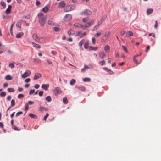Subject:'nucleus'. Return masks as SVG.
Masks as SVG:
<instances>
[{
	"label": "nucleus",
	"instance_id": "nucleus-19",
	"mask_svg": "<svg viewBox=\"0 0 161 161\" xmlns=\"http://www.w3.org/2000/svg\"><path fill=\"white\" fill-rule=\"evenodd\" d=\"M49 9V7L47 6H46L42 9V10L45 13H47Z\"/></svg>",
	"mask_w": 161,
	"mask_h": 161
},
{
	"label": "nucleus",
	"instance_id": "nucleus-30",
	"mask_svg": "<svg viewBox=\"0 0 161 161\" xmlns=\"http://www.w3.org/2000/svg\"><path fill=\"white\" fill-rule=\"evenodd\" d=\"M76 81L74 79H72L70 81V84L71 85H74Z\"/></svg>",
	"mask_w": 161,
	"mask_h": 161
},
{
	"label": "nucleus",
	"instance_id": "nucleus-23",
	"mask_svg": "<svg viewBox=\"0 0 161 161\" xmlns=\"http://www.w3.org/2000/svg\"><path fill=\"white\" fill-rule=\"evenodd\" d=\"M89 42L88 41H86L84 45V47L85 49H87L88 47Z\"/></svg>",
	"mask_w": 161,
	"mask_h": 161
},
{
	"label": "nucleus",
	"instance_id": "nucleus-16",
	"mask_svg": "<svg viewBox=\"0 0 161 161\" xmlns=\"http://www.w3.org/2000/svg\"><path fill=\"white\" fill-rule=\"evenodd\" d=\"M23 35L24 33L22 32L18 33L16 35V37L17 38H20Z\"/></svg>",
	"mask_w": 161,
	"mask_h": 161
},
{
	"label": "nucleus",
	"instance_id": "nucleus-15",
	"mask_svg": "<svg viewBox=\"0 0 161 161\" xmlns=\"http://www.w3.org/2000/svg\"><path fill=\"white\" fill-rule=\"evenodd\" d=\"M133 35V32L131 31H128L126 35V36L129 37V36H132Z\"/></svg>",
	"mask_w": 161,
	"mask_h": 161
},
{
	"label": "nucleus",
	"instance_id": "nucleus-43",
	"mask_svg": "<svg viewBox=\"0 0 161 161\" xmlns=\"http://www.w3.org/2000/svg\"><path fill=\"white\" fill-rule=\"evenodd\" d=\"M12 128L13 129L15 130H19L18 129L17 127L15 125H13Z\"/></svg>",
	"mask_w": 161,
	"mask_h": 161
},
{
	"label": "nucleus",
	"instance_id": "nucleus-36",
	"mask_svg": "<svg viewBox=\"0 0 161 161\" xmlns=\"http://www.w3.org/2000/svg\"><path fill=\"white\" fill-rule=\"evenodd\" d=\"M48 25H51L53 26L54 25V23L53 22L51 21H48L47 22Z\"/></svg>",
	"mask_w": 161,
	"mask_h": 161
},
{
	"label": "nucleus",
	"instance_id": "nucleus-18",
	"mask_svg": "<svg viewBox=\"0 0 161 161\" xmlns=\"http://www.w3.org/2000/svg\"><path fill=\"white\" fill-rule=\"evenodd\" d=\"M103 69L108 72L110 74H112L113 73V72L107 67H104L103 68Z\"/></svg>",
	"mask_w": 161,
	"mask_h": 161
},
{
	"label": "nucleus",
	"instance_id": "nucleus-35",
	"mask_svg": "<svg viewBox=\"0 0 161 161\" xmlns=\"http://www.w3.org/2000/svg\"><path fill=\"white\" fill-rule=\"evenodd\" d=\"M14 24H15V23L14 22H13L11 24V25L10 31V33H11V34H12V33H13V32H12V29H13V27Z\"/></svg>",
	"mask_w": 161,
	"mask_h": 161
},
{
	"label": "nucleus",
	"instance_id": "nucleus-49",
	"mask_svg": "<svg viewBox=\"0 0 161 161\" xmlns=\"http://www.w3.org/2000/svg\"><path fill=\"white\" fill-rule=\"evenodd\" d=\"M86 32L82 33L81 34L80 37L81 38H82V37H83L84 36H85L86 35Z\"/></svg>",
	"mask_w": 161,
	"mask_h": 161
},
{
	"label": "nucleus",
	"instance_id": "nucleus-14",
	"mask_svg": "<svg viewBox=\"0 0 161 161\" xmlns=\"http://www.w3.org/2000/svg\"><path fill=\"white\" fill-rule=\"evenodd\" d=\"M66 5V3L64 2V1H63L61 2L59 5V7H61V8H64V7Z\"/></svg>",
	"mask_w": 161,
	"mask_h": 161
},
{
	"label": "nucleus",
	"instance_id": "nucleus-32",
	"mask_svg": "<svg viewBox=\"0 0 161 161\" xmlns=\"http://www.w3.org/2000/svg\"><path fill=\"white\" fill-rule=\"evenodd\" d=\"M7 90L9 92H14L15 91L14 89L12 88H9Z\"/></svg>",
	"mask_w": 161,
	"mask_h": 161
},
{
	"label": "nucleus",
	"instance_id": "nucleus-12",
	"mask_svg": "<svg viewBox=\"0 0 161 161\" xmlns=\"http://www.w3.org/2000/svg\"><path fill=\"white\" fill-rule=\"evenodd\" d=\"M32 44L33 47L37 49H39L41 48V47L40 45L36 43L35 42H32Z\"/></svg>",
	"mask_w": 161,
	"mask_h": 161
},
{
	"label": "nucleus",
	"instance_id": "nucleus-51",
	"mask_svg": "<svg viewBox=\"0 0 161 161\" xmlns=\"http://www.w3.org/2000/svg\"><path fill=\"white\" fill-rule=\"evenodd\" d=\"M9 66L11 68H13L14 67V63H10L9 64Z\"/></svg>",
	"mask_w": 161,
	"mask_h": 161
},
{
	"label": "nucleus",
	"instance_id": "nucleus-62",
	"mask_svg": "<svg viewBox=\"0 0 161 161\" xmlns=\"http://www.w3.org/2000/svg\"><path fill=\"white\" fill-rule=\"evenodd\" d=\"M30 79L29 78L26 79L25 80V81L26 82H30Z\"/></svg>",
	"mask_w": 161,
	"mask_h": 161
},
{
	"label": "nucleus",
	"instance_id": "nucleus-47",
	"mask_svg": "<svg viewBox=\"0 0 161 161\" xmlns=\"http://www.w3.org/2000/svg\"><path fill=\"white\" fill-rule=\"evenodd\" d=\"M122 47L123 48L124 50L126 53H128V51L127 50V49L124 46L122 45Z\"/></svg>",
	"mask_w": 161,
	"mask_h": 161
},
{
	"label": "nucleus",
	"instance_id": "nucleus-44",
	"mask_svg": "<svg viewBox=\"0 0 161 161\" xmlns=\"http://www.w3.org/2000/svg\"><path fill=\"white\" fill-rule=\"evenodd\" d=\"M11 10L8 8H7L5 11V13L7 14H9L10 13Z\"/></svg>",
	"mask_w": 161,
	"mask_h": 161
},
{
	"label": "nucleus",
	"instance_id": "nucleus-55",
	"mask_svg": "<svg viewBox=\"0 0 161 161\" xmlns=\"http://www.w3.org/2000/svg\"><path fill=\"white\" fill-rule=\"evenodd\" d=\"M34 87L35 88L37 89L39 87L40 85L39 84H36L34 85Z\"/></svg>",
	"mask_w": 161,
	"mask_h": 161
},
{
	"label": "nucleus",
	"instance_id": "nucleus-27",
	"mask_svg": "<svg viewBox=\"0 0 161 161\" xmlns=\"http://www.w3.org/2000/svg\"><path fill=\"white\" fill-rule=\"evenodd\" d=\"M46 100L49 102H51L52 99L50 96H48L46 97Z\"/></svg>",
	"mask_w": 161,
	"mask_h": 161
},
{
	"label": "nucleus",
	"instance_id": "nucleus-34",
	"mask_svg": "<svg viewBox=\"0 0 161 161\" xmlns=\"http://www.w3.org/2000/svg\"><path fill=\"white\" fill-rule=\"evenodd\" d=\"M98 64L101 66H103L105 64V61L103 60L99 62Z\"/></svg>",
	"mask_w": 161,
	"mask_h": 161
},
{
	"label": "nucleus",
	"instance_id": "nucleus-3",
	"mask_svg": "<svg viewBox=\"0 0 161 161\" xmlns=\"http://www.w3.org/2000/svg\"><path fill=\"white\" fill-rule=\"evenodd\" d=\"M92 12L90 10L86 9L83 12L80 13V14L81 15H87L92 14Z\"/></svg>",
	"mask_w": 161,
	"mask_h": 161
},
{
	"label": "nucleus",
	"instance_id": "nucleus-26",
	"mask_svg": "<svg viewBox=\"0 0 161 161\" xmlns=\"http://www.w3.org/2000/svg\"><path fill=\"white\" fill-rule=\"evenodd\" d=\"M84 82H89L91 81V79L89 78L85 77L83 79Z\"/></svg>",
	"mask_w": 161,
	"mask_h": 161
},
{
	"label": "nucleus",
	"instance_id": "nucleus-6",
	"mask_svg": "<svg viewBox=\"0 0 161 161\" xmlns=\"http://www.w3.org/2000/svg\"><path fill=\"white\" fill-rule=\"evenodd\" d=\"M32 37L34 41L38 43H39L40 42V38L37 36L36 34L34 33L32 35Z\"/></svg>",
	"mask_w": 161,
	"mask_h": 161
},
{
	"label": "nucleus",
	"instance_id": "nucleus-57",
	"mask_svg": "<svg viewBox=\"0 0 161 161\" xmlns=\"http://www.w3.org/2000/svg\"><path fill=\"white\" fill-rule=\"evenodd\" d=\"M126 31H123L121 32L120 35L121 36H123L125 33Z\"/></svg>",
	"mask_w": 161,
	"mask_h": 161
},
{
	"label": "nucleus",
	"instance_id": "nucleus-7",
	"mask_svg": "<svg viewBox=\"0 0 161 161\" xmlns=\"http://www.w3.org/2000/svg\"><path fill=\"white\" fill-rule=\"evenodd\" d=\"M94 22V20H91L89 22H88L86 23L85 24V26H84V27H85V29L86 28L89 27H90L91 25H92L93 24Z\"/></svg>",
	"mask_w": 161,
	"mask_h": 161
},
{
	"label": "nucleus",
	"instance_id": "nucleus-22",
	"mask_svg": "<svg viewBox=\"0 0 161 161\" xmlns=\"http://www.w3.org/2000/svg\"><path fill=\"white\" fill-rule=\"evenodd\" d=\"M104 49L106 52L108 53L110 49V47L108 45H106Z\"/></svg>",
	"mask_w": 161,
	"mask_h": 161
},
{
	"label": "nucleus",
	"instance_id": "nucleus-60",
	"mask_svg": "<svg viewBox=\"0 0 161 161\" xmlns=\"http://www.w3.org/2000/svg\"><path fill=\"white\" fill-rule=\"evenodd\" d=\"M43 92L42 91H40L39 93V95L40 96H42L43 94Z\"/></svg>",
	"mask_w": 161,
	"mask_h": 161
},
{
	"label": "nucleus",
	"instance_id": "nucleus-46",
	"mask_svg": "<svg viewBox=\"0 0 161 161\" xmlns=\"http://www.w3.org/2000/svg\"><path fill=\"white\" fill-rule=\"evenodd\" d=\"M54 31L57 32L59 31L60 29L58 27H55L54 28Z\"/></svg>",
	"mask_w": 161,
	"mask_h": 161
},
{
	"label": "nucleus",
	"instance_id": "nucleus-64",
	"mask_svg": "<svg viewBox=\"0 0 161 161\" xmlns=\"http://www.w3.org/2000/svg\"><path fill=\"white\" fill-rule=\"evenodd\" d=\"M11 96H8L7 97V100L9 101L11 99Z\"/></svg>",
	"mask_w": 161,
	"mask_h": 161
},
{
	"label": "nucleus",
	"instance_id": "nucleus-59",
	"mask_svg": "<svg viewBox=\"0 0 161 161\" xmlns=\"http://www.w3.org/2000/svg\"><path fill=\"white\" fill-rule=\"evenodd\" d=\"M40 4V2L38 0H37L36 3V6H38Z\"/></svg>",
	"mask_w": 161,
	"mask_h": 161
},
{
	"label": "nucleus",
	"instance_id": "nucleus-21",
	"mask_svg": "<svg viewBox=\"0 0 161 161\" xmlns=\"http://www.w3.org/2000/svg\"><path fill=\"white\" fill-rule=\"evenodd\" d=\"M5 79L7 80H10L13 79V77H11L10 75H8L5 77Z\"/></svg>",
	"mask_w": 161,
	"mask_h": 161
},
{
	"label": "nucleus",
	"instance_id": "nucleus-61",
	"mask_svg": "<svg viewBox=\"0 0 161 161\" xmlns=\"http://www.w3.org/2000/svg\"><path fill=\"white\" fill-rule=\"evenodd\" d=\"M99 27V26H98V25H96V26H95L94 27V28L93 30V31H95L96 30L97 28H98V27Z\"/></svg>",
	"mask_w": 161,
	"mask_h": 161
},
{
	"label": "nucleus",
	"instance_id": "nucleus-53",
	"mask_svg": "<svg viewBox=\"0 0 161 161\" xmlns=\"http://www.w3.org/2000/svg\"><path fill=\"white\" fill-rule=\"evenodd\" d=\"M88 18H86L83 19L82 21L84 23L86 22L88 20Z\"/></svg>",
	"mask_w": 161,
	"mask_h": 161
},
{
	"label": "nucleus",
	"instance_id": "nucleus-20",
	"mask_svg": "<svg viewBox=\"0 0 161 161\" xmlns=\"http://www.w3.org/2000/svg\"><path fill=\"white\" fill-rule=\"evenodd\" d=\"M99 55L100 58H103L105 56V54L102 52L99 53Z\"/></svg>",
	"mask_w": 161,
	"mask_h": 161
},
{
	"label": "nucleus",
	"instance_id": "nucleus-41",
	"mask_svg": "<svg viewBox=\"0 0 161 161\" xmlns=\"http://www.w3.org/2000/svg\"><path fill=\"white\" fill-rule=\"evenodd\" d=\"M35 92V90L34 89L31 90L29 92V95H31L33 94Z\"/></svg>",
	"mask_w": 161,
	"mask_h": 161
},
{
	"label": "nucleus",
	"instance_id": "nucleus-39",
	"mask_svg": "<svg viewBox=\"0 0 161 161\" xmlns=\"http://www.w3.org/2000/svg\"><path fill=\"white\" fill-rule=\"evenodd\" d=\"M107 16L106 15H104L103 16V17L100 20H101L102 21H103L105 19L107 18Z\"/></svg>",
	"mask_w": 161,
	"mask_h": 161
},
{
	"label": "nucleus",
	"instance_id": "nucleus-45",
	"mask_svg": "<svg viewBox=\"0 0 161 161\" xmlns=\"http://www.w3.org/2000/svg\"><path fill=\"white\" fill-rule=\"evenodd\" d=\"M48 116H49V114L48 113H47L46 114V115L44 117V118H43V120L46 121V120Z\"/></svg>",
	"mask_w": 161,
	"mask_h": 161
},
{
	"label": "nucleus",
	"instance_id": "nucleus-4",
	"mask_svg": "<svg viewBox=\"0 0 161 161\" xmlns=\"http://www.w3.org/2000/svg\"><path fill=\"white\" fill-rule=\"evenodd\" d=\"M72 18V16L71 14H67L64 18V20L66 21H69L71 20Z\"/></svg>",
	"mask_w": 161,
	"mask_h": 161
},
{
	"label": "nucleus",
	"instance_id": "nucleus-28",
	"mask_svg": "<svg viewBox=\"0 0 161 161\" xmlns=\"http://www.w3.org/2000/svg\"><path fill=\"white\" fill-rule=\"evenodd\" d=\"M110 32H108L107 34H106L105 36H104V38H105V39H103V40H106L109 36L110 35Z\"/></svg>",
	"mask_w": 161,
	"mask_h": 161
},
{
	"label": "nucleus",
	"instance_id": "nucleus-50",
	"mask_svg": "<svg viewBox=\"0 0 161 161\" xmlns=\"http://www.w3.org/2000/svg\"><path fill=\"white\" fill-rule=\"evenodd\" d=\"M23 114V112L22 111H19L17 112L16 115V116L17 117L19 116V115L22 114Z\"/></svg>",
	"mask_w": 161,
	"mask_h": 161
},
{
	"label": "nucleus",
	"instance_id": "nucleus-24",
	"mask_svg": "<svg viewBox=\"0 0 161 161\" xmlns=\"http://www.w3.org/2000/svg\"><path fill=\"white\" fill-rule=\"evenodd\" d=\"M29 116L30 117L32 118H37V116L36 115L32 114H29Z\"/></svg>",
	"mask_w": 161,
	"mask_h": 161
},
{
	"label": "nucleus",
	"instance_id": "nucleus-56",
	"mask_svg": "<svg viewBox=\"0 0 161 161\" xmlns=\"http://www.w3.org/2000/svg\"><path fill=\"white\" fill-rule=\"evenodd\" d=\"M1 5L3 7H5L6 6L5 3L4 2H2L1 3Z\"/></svg>",
	"mask_w": 161,
	"mask_h": 161
},
{
	"label": "nucleus",
	"instance_id": "nucleus-17",
	"mask_svg": "<svg viewBox=\"0 0 161 161\" xmlns=\"http://www.w3.org/2000/svg\"><path fill=\"white\" fill-rule=\"evenodd\" d=\"M153 11V10L151 8L147 9V15H149L151 14Z\"/></svg>",
	"mask_w": 161,
	"mask_h": 161
},
{
	"label": "nucleus",
	"instance_id": "nucleus-48",
	"mask_svg": "<svg viewBox=\"0 0 161 161\" xmlns=\"http://www.w3.org/2000/svg\"><path fill=\"white\" fill-rule=\"evenodd\" d=\"M33 103V102L32 101H29L27 103H26V104H27L28 105H32Z\"/></svg>",
	"mask_w": 161,
	"mask_h": 161
},
{
	"label": "nucleus",
	"instance_id": "nucleus-58",
	"mask_svg": "<svg viewBox=\"0 0 161 161\" xmlns=\"http://www.w3.org/2000/svg\"><path fill=\"white\" fill-rule=\"evenodd\" d=\"M92 42L93 45H95V40L94 37H92Z\"/></svg>",
	"mask_w": 161,
	"mask_h": 161
},
{
	"label": "nucleus",
	"instance_id": "nucleus-11",
	"mask_svg": "<svg viewBox=\"0 0 161 161\" xmlns=\"http://www.w3.org/2000/svg\"><path fill=\"white\" fill-rule=\"evenodd\" d=\"M49 86V85L43 84L42 85L41 87L43 89H44L46 91L48 90V88Z\"/></svg>",
	"mask_w": 161,
	"mask_h": 161
},
{
	"label": "nucleus",
	"instance_id": "nucleus-25",
	"mask_svg": "<svg viewBox=\"0 0 161 161\" xmlns=\"http://www.w3.org/2000/svg\"><path fill=\"white\" fill-rule=\"evenodd\" d=\"M68 33L69 35H70L71 34L73 35L75 34V31L72 29H70L68 31Z\"/></svg>",
	"mask_w": 161,
	"mask_h": 161
},
{
	"label": "nucleus",
	"instance_id": "nucleus-10",
	"mask_svg": "<svg viewBox=\"0 0 161 161\" xmlns=\"http://www.w3.org/2000/svg\"><path fill=\"white\" fill-rule=\"evenodd\" d=\"M75 27L79 28H81L83 29L84 30H85V27H84V26L83 25H82L81 24H79V23H75L73 25Z\"/></svg>",
	"mask_w": 161,
	"mask_h": 161
},
{
	"label": "nucleus",
	"instance_id": "nucleus-40",
	"mask_svg": "<svg viewBox=\"0 0 161 161\" xmlns=\"http://www.w3.org/2000/svg\"><path fill=\"white\" fill-rule=\"evenodd\" d=\"M24 97V95L22 94H19L18 96V98L19 99L22 98Z\"/></svg>",
	"mask_w": 161,
	"mask_h": 161
},
{
	"label": "nucleus",
	"instance_id": "nucleus-54",
	"mask_svg": "<svg viewBox=\"0 0 161 161\" xmlns=\"http://www.w3.org/2000/svg\"><path fill=\"white\" fill-rule=\"evenodd\" d=\"M83 44V40L80 41L79 43V45L80 47H82Z\"/></svg>",
	"mask_w": 161,
	"mask_h": 161
},
{
	"label": "nucleus",
	"instance_id": "nucleus-63",
	"mask_svg": "<svg viewBox=\"0 0 161 161\" xmlns=\"http://www.w3.org/2000/svg\"><path fill=\"white\" fill-rule=\"evenodd\" d=\"M101 34V32L97 33L95 34V36L97 37H98Z\"/></svg>",
	"mask_w": 161,
	"mask_h": 161
},
{
	"label": "nucleus",
	"instance_id": "nucleus-13",
	"mask_svg": "<svg viewBox=\"0 0 161 161\" xmlns=\"http://www.w3.org/2000/svg\"><path fill=\"white\" fill-rule=\"evenodd\" d=\"M76 88L81 91H83L85 90V87L83 86H78L76 87Z\"/></svg>",
	"mask_w": 161,
	"mask_h": 161
},
{
	"label": "nucleus",
	"instance_id": "nucleus-8",
	"mask_svg": "<svg viewBox=\"0 0 161 161\" xmlns=\"http://www.w3.org/2000/svg\"><path fill=\"white\" fill-rule=\"evenodd\" d=\"M54 92L56 95L60 94L61 93V91L60 90V88L58 87H56L54 90Z\"/></svg>",
	"mask_w": 161,
	"mask_h": 161
},
{
	"label": "nucleus",
	"instance_id": "nucleus-38",
	"mask_svg": "<svg viewBox=\"0 0 161 161\" xmlns=\"http://www.w3.org/2000/svg\"><path fill=\"white\" fill-rule=\"evenodd\" d=\"M44 107L42 106H40L39 107V108L38 109V110L40 111L41 112H43V110Z\"/></svg>",
	"mask_w": 161,
	"mask_h": 161
},
{
	"label": "nucleus",
	"instance_id": "nucleus-1",
	"mask_svg": "<svg viewBox=\"0 0 161 161\" xmlns=\"http://www.w3.org/2000/svg\"><path fill=\"white\" fill-rule=\"evenodd\" d=\"M38 17L39 18L38 21L41 25L42 26H44L47 19L46 17H44L43 14L42 13L39 14Z\"/></svg>",
	"mask_w": 161,
	"mask_h": 161
},
{
	"label": "nucleus",
	"instance_id": "nucleus-52",
	"mask_svg": "<svg viewBox=\"0 0 161 161\" xmlns=\"http://www.w3.org/2000/svg\"><path fill=\"white\" fill-rule=\"evenodd\" d=\"M29 108V106L27 104H25V111H27V110H28Z\"/></svg>",
	"mask_w": 161,
	"mask_h": 161
},
{
	"label": "nucleus",
	"instance_id": "nucleus-33",
	"mask_svg": "<svg viewBox=\"0 0 161 161\" xmlns=\"http://www.w3.org/2000/svg\"><path fill=\"white\" fill-rule=\"evenodd\" d=\"M15 105V101L14 99L12 100L11 101V107H14Z\"/></svg>",
	"mask_w": 161,
	"mask_h": 161
},
{
	"label": "nucleus",
	"instance_id": "nucleus-37",
	"mask_svg": "<svg viewBox=\"0 0 161 161\" xmlns=\"http://www.w3.org/2000/svg\"><path fill=\"white\" fill-rule=\"evenodd\" d=\"M63 103L65 104L67 103L68 102V100L66 97H64L63 98Z\"/></svg>",
	"mask_w": 161,
	"mask_h": 161
},
{
	"label": "nucleus",
	"instance_id": "nucleus-29",
	"mask_svg": "<svg viewBox=\"0 0 161 161\" xmlns=\"http://www.w3.org/2000/svg\"><path fill=\"white\" fill-rule=\"evenodd\" d=\"M21 23L20 21H18L16 24V26L19 28L21 27Z\"/></svg>",
	"mask_w": 161,
	"mask_h": 161
},
{
	"label": "nucleus",
	"instance_id": "nucleus-42",
	"mask_svg": "<svg viewBox=\"0 0 161 161\" xmlns=\"http://www.w3.org/2000/svg\"><path fill=\"white\" fill-rule=\"evenodd\" d=\"M0 95L1 97H5L6 95V93L5 92H2L1 93Z\"/></svg>",
	"mask_w": 161,
	"mask_h": 161
},
{
	"label": "nucleus",
	"instance_id": "nucleus-2",
	"mask_svg": "<svg viewBox=\"0 0 161 161\" xmlns=\"http://www.w3.org/2000/svg\"><path fill=\"white\" fill-rule=\"evenodd\" d=\"M75 5H68L64 8V11L65 12H69L75 9Z\"/></svg>",
	"mask_w": 161,
	"mask_h": 161
},
{
	"label": "nucleus",
	"instance_id": "nucleus-31",
	"mask_svg": "<svg viewBox=\"0 0 161 161\" xmlns=\"http://www.w3.org/2000/svg\"><path fill=\"white\" fill-rule=\"evenodd\" d=\"M89 48L90 50H96L97 49V47H95L92 46H89Z\"/></svg>",
	"mask_w": 161,
	"mask_h": 161
},
{
	"label": "nucleus",
	"instance_id": "nucleus-5",
	"mask_svg": "<svg viewBox=\"0 0 161 161\" xmlns=\"http://www.w3.org/2000/svg\"><path fill=\"white\" fill-rule=\"evenodd\" d=\"M31 74V72L29 70H27L21 75V77L23 78H25L29 76Z\"/></svg>",
	"mask_w": 161,
	"mask_h": 161
},
{
	"label": "nucleus",
	"instance_id": "nucleus-9",
	"mask_svg": "<svg viewBox=\"0 0 161 161\" xmlns=\"http://www.w3.org/2000/svg\"><path fill=\"white\" fill-rule=\"evenodd\" d=\"M42 76V75L41 74L39 73H36L35 74V75L34 76V80H36L37 79H38L40 78Z\"/></svg>",
	"mask_w": 161,
	"mask_h": 161
}]
</instances>
